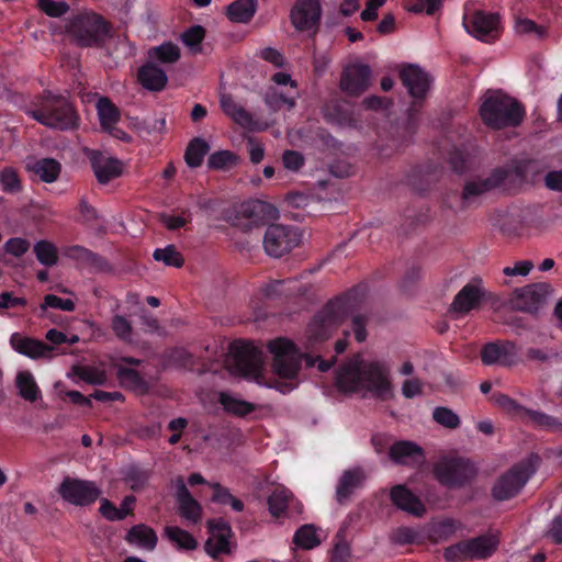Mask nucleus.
I'll list each match as a JSON object with an SVG mask.
<instances>
[{
	"mask_svg": "<svg viewBox=\"0 0 562 562\" xmlns=\"http://www.w3.org/2000/svg\"><path fill=\"white\" fill-rule=\"evenodd\" d=\"M367 294V283H359L329 300L307 325V348H314L315 345L328 339L349 316L360 310Z\"/></svg>",
	"mask_w": 562,
	"mask_h": 562,
	"instance_id": "f257e3e1",
	"label": "nucleus"
},
{
	"mask_svg": "<svg viewBox=\"0 0 562 562\" xmlns=\"http://www.w3.org/2000/svg\"><path fill=\"white\" fill-rule=\"evenodd\" d=\"M398 77L412 98V102L407 108L404 121L392 126V142L396 149L408 145L416 134L432 82L430 75L416 64L402 65Z\"/></svg>",
	"mask_w": 562,
	"mask_h": 562,
	"instance_id": "f03ea898",
	"label": "nucleus"
},
{
	"mask_svg": "<svg viewBox=\"0 0 562 562\" xmlns=\"http://www.w3.org/2000/svg\"><path fill=\"white\" fill-rule=\"evenodd\" d=\"M336 385L344 392L366 390L374 398L383 402L393 396L390 369L381 361L368 363L357 359L348 361L339 368Z\"/></svg>",
	"mask_w": 562,
	"mask_h": 562,
	"instance_id": "7ed1b4c3",
	"label": "nucleus"
},
{
	"mask_svg": "<svg viewBox=\"0 0 562 562\" xmlns=\"http://www.w3.org/2000/svg\"><path fill=\"white\" fill-rule=\"evenodd\" d=\"M268 349L273 356L272 369L273 372L286 382L278 383L276 386L281 393H289L296 387V380L301 370L302 361H305L307 368H313L317 364L321 372H327L335 363L336 356L328 360L322 359L319 356H312L310 353H302L297 346L286 339L277 338L268 344Z\"/></svg>",
	"mask_w": 562,
	"mask_h": 562,
	"instance_id": "20e7f679",
	"label": "nucleus"
},
{
	"mask_svg": "<svg viewBox=\"0 0 562 562\" xmlns=\"http://www.w3.org/2000/svg\"><path fill=\"white\" fill-rule=\"evenodd\" d=\"M25 113L40 124L58 131L75 130L79 125V116L71 102L48 90L36 95Z\"/></svg>",
	"mask_w": 562,
	"mask_h": 562,
	"instance_id": "39448f33",
	"label": "nucleus"
},
{
	"mask_svg": "<svg viewBox=\"0 0 562 562\" xmlns=\"http://www.w3.org/2000/svg\"><path fill=\"white\" fill-rule=\"evenodd\" d=\"M112 24L94 11L72 15L66 24V33L80 48H102L112 37Z\"/></svg>",
	"mask_w": 562,
	"mask_h": 562,
	"instance_id": "423d86ee",
	"label": "nucleus"
},
{
	"mask_svg": "<svg viewBox=\"0 0 562 562\" xmlns=\"http://www.w3.org/2000/svg\"><path fill=\"white\" fill-rule=\"evenodd\" d=\"M479 112L482 122L492 130L517 127L526 115L525 108L519 101L501 91L487 95Z\"/></svg>",
	"mask_w": 562,
	"mask_h": 562,
	"instance_id": "0eeeda50",
	"label": "nucleus"
},
{
	"mask_svg": "<svg viewBox=\"0 0 562 562\" xmlns=\"http://www.w3.org/2000/svg\"><path fill=\"white\" fill-rule=\"evenodd\" d=\"M539 464L540 457L537 453H531L515 463L494 482L491 490L492 497L497 502L516 497L537 472Z\"/></svg>",
	"mask_w": 562,
	"mask_h": 562,
	"instance_id": "6e6552de",
	"label": "nucleus"
},
{
	"mask_svg": "<svg viewBox=\"0 0 562 562\" xmlns=\"http://www.w3.org/2000/svg\"><path fill=\"white\" fill-rule=\"evenodd\" d=\"M462 25L468 34L487 44L498 40L503 30L499 13L474 9L469 2L463 5Z\"/></svg>",
	"mask_w": 562,
	"mask_h": 562,
	"instance_id": "1a4fd4ad",
	"label": "nucleus"
},
{
	"mask_svg": "<svg viewBox=\"0 0 562 562\" xmlns=\"http://www.w3.org/2000/svg\"><path fill=\"white\" fill-rule=\"evenodd\" d=\"M233 368L247 379L258 381L263 371V352L252 342L236 340L231 344Z\"/></svg>",
	"mask_w": 562,
	"mask_h": 562,
	"instance_id": "9d476101",
	"label": "nucleus"
},
{
	"mask_svg": "<svg viewBox=\"0 0 562 562\" xmlns=\"http://www.w3.org/2000/svg\"><path fill=\"white\" fill-rule=\"evenodd\" d=\"M301 234L297 227L272 224L266 229L263 248L270 257L280 258L299 246Z\"/></svg>",
	"mask_w": 562,
	"mask_h": 562,
	"instance_id": "9b49d317",
	"label": "nucleus"
},
{
	"mask_svg": "<svg viewBox=\"0 0 562 562\" xmlns=\"http://www.w3.org/2000/svg\"><path fill=\"white\" fill-rule=\"evenodd\" d=\"M60 497L75 506H89L102 494L100 487L93 481L66 476L57 488Z\"/></svg>",
	"mask_w": 562,
	"mask_h": 562,
	"instance_id": "f8f14e48",
	"label": "nucleus"
},
{
	"mask_svg": "<svg viewBox=\"0 0 562 562\" xmlns=\"http://www.w3.org/2000/svg\"><path fill=\"white\" fill-rule=\"evenodd\" d=\"M508 172L505 169L496 168L487 177L468 181L459 199V210L477 207L481 203V196L498 188L507 178Z\"/></svg>",
	"mask_w": 562,
	"mask_h": 562,
	"instance_id": "ddd939ff",
	"label": "nucleus"
},
{
	"mask_svg": "<svg viewBox=\"0 0 562 562\" xmlns=\"http://www.w3.org/2000/svg\"><path fill=\"white\" fill-rule=\"evenodd\" d=\"M498 533L486 532L465 540H459V561L490 559L498 549Z\"/></svg>",
	"mask_w": 562,
	"mask_h": 562,
	"instance_id": "4468645a",
	"label": "nucleus"
},
{
	"mask_svg": "<svg viewBox=\"0 0 562 562\" xmlns=\"http://www.w3.org/2000/svg\"><path fill=\"white\" fill-rule=\"evenodd\" d=\"M493 300L494 294L484 286L483 280L479 277L472 278L459 290V317L480 311Z\"/></svg>",
	"mask_w": 562,
	"mask_h": 562,
	"instance_id": "2eb2a0df",
	"label": "nucleus"
},
{
	"mask_svg": "<svg viewBox=\"0 0 562 562\" xmlns=\"http://www.w3.org/2000/svg\"><path fill=\"white\" fill-rule=\"evenodd\" d=\"M321 16L322 7L318 0H295L290 11L291 23L299 32L316 33Z\"/></svg>",
	"mask_w": 562,
	"mask_h": 562,
	"instance_id": "dca6fc26",
	"label": "nucleus"
},
{
	"mask_svg": "<svg viewBox=\"0 0 562 562\" xmlns=\"http://www.w3.org/2000/svg\"><path fill=\"white\" fill-rule=\"evenodd\" d=\"M550 292L548 283H533L514 291L509 304L514 310L533 313L544 303Z\"/></svg>",
	"mask_w": 562,
	"mask_h": 562,
	"instance_id": "f3484780",
	"label": "nucleus"
},
{
	"mask_svg": "<svg viewBox=\"0 0 562 562\" xmlns=\"http://www.w3.org/2000/svg\"><path fill=\"white\" fill-rule=\"evenodd\" d=\"M371 74L370 66L366 64L355 63L348 65L341 74V91L351 97L362 94L370 86Z\"/></svg>",
	"mask_w": 562,
	"mask_h": 562,
	"instance_id": "a211bd4d",
	"label": "nucleus"
},
{
	"mask_svg": "<svg viewBox=\"0 0 562 562\" xmlns=\"http://www.w3.org/2000/svg\"><path fill=\"white\" fill-rule=\"evenodd\" d=\"M481 360L486 366H514L517 362V346L509 340L487 342L481 349Z\"/></svg>",
	"mask_w": 562,
	"mask_h": 562,
	"instance_id": "6ab92c4d",
	"label": "nucleus"
},
{
	"mask_svg": "<svg viewBox=\"0 0 562 562\" xmlns=\"http://www.w3.org/2000/svg\"><path fill=\"white\" fill-rule=\"evenodd\" d=\"M175 488L178 514L192 525L200 524L203 516V508L188 490L182 476H178L175 480Z\"/></svg>",
	"mask_w": 562,
	"mask_h": 562,
	"instance_id": "aec40b11",
	"label": "nucleus"
},
{
	"mask_svg": "<svg viewBox=\"0 0 562 562\" xmlns=\"http://www.w3.org/2000/svg\"><path fill=\"white\" fill-rule=\"evenodd\" d=\"M442 175V167L435 162L415 166L407 175L408 186L418 193L428 191Z\"/></svg>",
	"mask_w": 562,
	"mask_h": 562,
	"instance_id": "412c9836",
	"label": "nucleus"
},
{
	"mask_svg": "<svg viewBox=\"0 0 562 562\" xmlns=\"http://www.w3.org/2000/svg\"><path fill=\"white\" fill-rule=\"evenodd\" d=\"M10 345L16 352L31 359L52 358L54 348L46 342L14 333L10 337Z\"/></svg>",
	"mask_w": 562,
	"mask_h": 562,
	"instance_id": "4be33fe9",
	"label": "nucleus"
},
{
	"mask_svg": "<svg viewBox=\"0 0 562 562\" xmlns=\"http://www.w3.org/2000/svg\"><path fill=\"white\" fill-rule=\"evenodd\" d=\"M390 499L398 509L415 517H423L426 506L405 484H396L390 490Z\"/></svg>",
	"mask_w": 562,
	"mask_h": 562,
	"instance_id": "5701e85b",
	"label": "nucleus"
},
{
	"mask_svg": "<svg viewBox=\"0 0 562 562\" xmlns=\"http://www.w3.org/2000/svg\"><path fill=\"white\" fill-rule=\"evenodd\" d=\"M453 115L451 112L441 113L434 122V126L440 131L441 139L438 140L437 147L440 153L447 151L449 155V164L452 171H457V145L453 139L452 130Z\"/></svg>",
	"mask_w": 562,
	"mask_h": 562,
	"instance_id": "b1692460",
	"label": "nucleus"
},
{
	"mask_svg": "<svg viewBox=\"0 0 562 562\" xmlns=\"http://www.w3.org/2000/svg\"><path fill=\"white\" fill-rule=\"evenodd\" d=\"M65 256L95 272H108L112 270L110 262L104 257L83 246L74 245L67 247L65 249Z\"/></svg>",
	"mask_w": 562,
	"mask_h": 562,
	"instance_id": "393cba45",
	"label": "nucleus"
},
{
	"mask_svg": "<svg viewBox=\"0 0 562 562\" xmlns=\"http://www.w3.org/2000/svg\"><path fill=\"white\" fill-rule=\"evenodd\" d=\"M432 473L441 485H457V450L441 451L434 464Z\"/></svg>",
	"mask_w": 562,
	"mask_h": 562,
	"instance_id": "a878e982",
	"label": "nucleus"
},
{
	"mask_svg": "<svg viewBox=\"0 0 562 562\" xmlns=\"http://www.w3.org/2000/svg\"><path fill=\"white\" fill-rule=\"evenodd\" d=\"M389 453L392 461L396 464L422 463L425 460L424 449L408 440L394 442Z\"/></svg>",
	"mask_w": 562,
	"mask_h": 562,
	"instance_id": "bb28decb",
	"label": "nucleus"
},
{
	"mask_svg": "<svg viewBox=\"0 0 562 562\" xmlns=\"http://www.w3.org/2000/svg\"><path fill=\"white\" fill-rule=\"evenodd\" d=\"M91 167L101 184L109 183L122 173V165L119 159L103 157L100 153H94L91 157Z\"/></svg>",
	"mask_w": 562,
	"mask_h": 562,
	"instance_id": "cd10ccee",
	"label": "nucleus"
},
{
	"mask_svg": "<svg viewBox=\"0 0 562 562\" xmlns=\"http://www.w3.org/2000/svg\"><path fill=\"white\" fill-rule=\"evenodd\" d=\"M241 213L255 225L278 218V209L269 202L252 200L241 205Z\"/></svg>",
	"mask_w": 562,
	"mask_h": 562,
	"instance_id": "c85d7f7f",
	"label": "nucleus"
},
{
	"mask_svg": "<svg viewBox=\"0 0 562 562\" xmlns=\"http://www.w3.org/2000/svg\"><path fill=\"white\" fill-rule=\"evenodd\" d=\"M137 79L139 83L149 91L164 90L168 81L165 70L151 60L146 61L139 67Z\"/></svg>",
	"mask_w": 562,
	"mask_h": 562,
	"instance_id": "c756f323",
	"label": "nucleus"
},
{
	"mask_svg": "<svg viewBox=\"0 0 562 562\" xmlns=\"http://www.w3.org/2000/svg\"><path fill=\"white\" fill-rule=\"evenodd\" d=\"M366 476L361 468H355L345 471L337 484L336 499L339 504H344L357 490L361 486Z\"/></svg>",
	"mask_w": 562,
	"mask_h": 562,
	"instance_id": "7c9ffc66",
	"label": "nucleus"
},
{
	"mask_svg": "<svg viewBox=\"0 0 562 562\" xmlns=\"http://www.w3.org/2000/svg\"><path fill=\"white\" fill-rule=\"evenodd\" d=\"M26 169L37 176L41 181L52 183L58 179L61 165L54 158H41L29 162Z\"/></svg>",
	"mask_w": 562,
	"mask_h": 562,
	"instance_id": "2f4dec72",
	"label": "nucleus"
},
{
	"mask_svg": "<svg viewBox=\"0 0 562 562\" xmlns=\"http://www.w3.org/2000/svg\"><path fill=\"white\" fill-rule=\"evenodd\" d=\"M125 540L131 544H137L147 550H154L157 546L158 538L153 528L144 524H138L127 531Z\"/></svg>",
	"mask_w": 562,
	"mask_h": 562,
	"instance_id": "473e14b6",
	"label": "nucleus"
},
{
	"mask_svg": "<svg viewBox=\"0 0 562 562\" xmlns=\"http://www.w3.org/2000/svg\"><path fill=\"white\" fill-rule=\"evenodd\" d=\"M297 281L295 279L274 280L260 289V293L263 299L273 300L284 296H291L296 293H301V289L296 286Z\"/></svg>",
	"mask_w": 562,
	"mask_h": 562,
	"instance_id": "72a5a7b5",
	"label": "nucleus"
},
{
	"mask_svg": "<svg viewBox=\"0 0 562 562\" xmlns=\"http://www.w3.org/2000/svg\"><path fill=\"white\" fill-rule=\"evenodd\" d=\"M258 0H236L227 7L226 15L235 23H248L257 11Z\"/></svg>",
	"mask_w": 562,
	"mask_h": 562,
	"instance_id": "f704fd0d",
	"label": "nucleus"
},
{
	"mask_svg": "<svg viewBox=\"0 0 562 562\" xmlns=\"http://www.w3.org/2000/svg\"><path fill=\"white\" fill-rule=\"evenodd\" d=\"M221 106L226 115L243 127H250L254 123L251 114L239 105L232 95L221 98Z\"/></svg>",
	"mask_w": 562,
	"mask_h": 562,
	"instance_id": "c9c22d12",
	"label": "nucleus"
},
{
	"mask_svg": "<svg viewBox=\"0 0 562 562\" xmlns=\"http://www.w3.org/2000/svg\"><path fill=\"white\" fill-rule=\"evenodd\" d=\"M165 536L180 551H192L198 548L196 539L189 531L178 526H167Z\"/></svg>",
	"mask_w": 562,
	"mask_h": 562,
	"instance_id": "e433bc0d",
	"label": "nucleus"
},
{
	"mask_svg": "<svg viewBox=\"0 0 562 562\" xmlns=\"http://www.w3.org/2000/svg\"><path fill=\"white\" fill-rule=\"evenodd\" d=\"M292 501L293 495L288 488L284 486L276 487L268 497L270 514L276 518L286 515V509Z\"/></svg>",
	"mask_w": 562,
	"mask_h": 562,
	"instance_id": "4c0bfd02",
	"label": "nucleus"
},
{
	"mask_svg": "<svg viewBox=\"0 0 562 562\" xmlns=\"http://www.w3.org/2000/svg\"><path fill=\"white\" fill-rule=\"evenodd\" d=\"M218 403L226 413L238 417H245L255 411L252 403L236 398L227 392L218 394Z\"/></svg>",
	"mask_w": 562,
	"mask_h": 562,
	"instance_id": "58836bf2",
	"label": "nucleus"
},
{
	"mask_svg": "<svg viewBox=\"0 0 562 562\" xmlns=\"http://www.w3.org/2000/svg\"><path fill=\"white\" fill-rule=\"evenodd\" d=\"M15 385L22 398L35 402L41 396V390L30 371H20L15 378Z\"/></svg>",
	"mask_w": 562,
	"mask_h": 562,
	"instance_id": "ea45409f",
	"label": "nucleus"
},
{
	"mask_svg": "<svg viewBox=\"0 0 562 562\" xmlns=\"http://www.w3.org/2000/svg\"><path fill=\"white\" fill-rule=\"evenodd\" d=\"M98 116L103 131L110 130L120 120V111L106 97H102L97 103Z\"/></svg>",
	"mask_w": 562,
	"mask_h": 562,
	"instance_id": "a19ab883",
	"label": "nucleus"
},
{
	"mask_svg": "<svg viewBox=\"0 0 562 562\" xmlns=\"http://www.w3.org/2000/svg\"><path fill=\"white\" fill-rule=\"evenodd\" d=\"M210 146L201 137H194L187 146L184 153L186 164L190 168H198L202 165L205 155L209 153Z\"/></svg>",
	"mask_w": 562,
	"mask_h": 562,
	"instance_id": "79ce46f5",
	"label": "nucleus"
},
{
	"mask_svg": "<svg viewBox=\"0 0 562 562\" xmlns=\"http://www.w3.org/2000/svg\"><path fill=\"white\" fill-rule=\"evenodd\" d=\"M117 378L120 379L123 385L133 391L139 393H146L148 391V383L140 375V373L133 368L119 366Z\"/></svg>",
	"mask_w": 562,
	"mask_h": 562,
	"instance_id": "37998d69",
	"label": "nucleus"
},
{
	"mask_svg": "<svg viewBox=\"0 0 562 562\" xmlns=\"http://www.w3.org/2000/svg\"><path fill=\"white\" fill-rule=\"evenodd\" d=\"M180 56L179 47L171 42H166L148 50V57L151 61L158 60L162 64H173L179 60Z\"/></svg>",
	"mask_w": 562,
	"mask_h": 562,
	"instance_id": "c03bdc74",
	"label": "nucleus"
},
{
	"mask_svg": "<svg viewBox=\"0 0 562 562\" xmlns=\"http://www.w3.org/2000/svg\"><path fill=\"white\" fill-rule=\"evenodd\" d=\"M522 417L528 418L532 425L542 429L562 430V422L559 418L548 415L543 412L526 408L524 409Z\"/></svg>",
	"mask_w": 562,
	"mask_h": 562,
	"instance_id": "a18cd8bd",
	"label": "nucleus"
},
{
	"mask_svg": "<svg viewBox=\"0 0 562 562\" xmlns=\"http://www.w3.org/2000/svg\"><path fill=\"white\" fill-rule=\"evenodd\" d=\"M33 252L36 259L46 267H53L58 261L56 246L48 240H40L33 246Z\"/></svg>",
	"mask_w": 562,
	"mask_h": 562,
	"instance_id": "49530a36",
	"label": "nucleus"
},
{
	"mask_svg": "<svg viewBox=\"0 0 562 562\" xmlns=\"http://www.w3.org/2000/svg\"><path fill=\"white\" fill-rule=\"evenodd\" d=\"M0 186L4 193L16 194L22 191V181L13 167L0 169Z\"/></svg>",
	"mask_w": 562,
	"mask_h": 562,
	"instance_id": "de8ad7c7",
	"label": "nucleus"
},
{
	"mask_svg": "<svg viewBox=\"0 0 562 562\" xmlns=\"http://www.w3.org/2000/svg\"><path fill=\"white\" fill-rule=\"evenodd\" d=\"M165 360L168 364L177 368L192 369L194 366L192 353L182 347H175L167 350L165 353Z\"/></svg>",
	"mask_w": 562,
	"mask_h": 562,
	"instance_id": "09e8293b",
	"label": "nucleus"
},
{
	"mask_svg": "<svg viewBox=\"0 0 562 562\" xmlns=\"http://www.w3.org/2000/svg\"><path fill=\"white\" fill-rule=\"evenodd\" d=\"M325 117L328 122L339 126H350L355 122L352 112L338 103L326 108Z\"/></svg>",
	"mask_w": 562,
	"mask_h": 562,
	"instance_id": "8fccbe9b",
	"label": "nucleus"
},
{
	"mask_svg": "<svg viewBox=\"0 0 562 562\" xmlns=\"http://www.w3.org/2000/svg\"><path fill=\"white\" fill-rule=\"evenodd\" d=\"M294 542L297 547L310 550L317 547L321 540L312 525L300 527L294 535Z\"/></svg>",
	"mask_w": 562,
	"mask_h": 562,
	"instance_id": "3c124183",
	"label": "nucleus"
},
{
	"mask_svg": "<svg viewBox=\"0 0 562 562\" xmlns=\"http://www.w3.org/2000/svg\"><path fill=\"white\" fill-rule=\"evenodd\" d=\"M153 257L156 261H162L166 266L180 268L184 263L182 255L177 250L173 245H168L165 248H158L154 251Z\"/></svg>",
	"mask_w": 562,
	"mask_h": 562,
	"instance_id": "603ef678",
	"label": "nucleus"
},
{
	"mask_svg": "<svg viewBox=\"0 0 562 562\" xmlns=\"http://www.w3.org/2000/svg\"><path fill=\"white\" fill-rule=\"evenodd\" d=\"M205 37V29L201 25H193L181 35L183 44L194 54L201 53V44Z\"/></svg>",
	"mask_w": 562,
	"mask_h": 562,
	"instance_id": "864d4df0",
	"label": "nucleus"
},
{
	"mask_svg": "<svg viewBox=\"0 0 562 562\" xmlns=\"http://www.w3.org/2000/svg\"><path fill=\"white\" fill-rule=\"evenodd\" d=\"M205 552L214 560H218L221 554H231V543L224 537L211 536L204 543Z\"/></svg>",
	"mask_w": 562,
	"mask_h": 562,
	"instance_id": "5fc2aeb1",
	"label": "nucleus"
},
{
	"mask_svg": "<svg viewBox=\"0 0 562 562\" xmlns=\"http://www.w3.org/2000/svg\"><path fill=\"white\" fill-rule=\"evenodd\" d=\"M100 514L110 521L123 520L126 516L133 514L132 508H117L111 501L103 498L99 508Z\"/></svg>",
	"mask_w": 562,
	"mask_h": 562,
	"instance_id": "6e6d98bb",
	"label": "nucleus"
},
{
	"mask_svg": "<svg viewBox=\"0 0 562 562\" xmlns=\"http://www.w3.org/2000/svg\"><path fill=\"white\" fill-rule=\"evenodd\" d=\"M236 156L229 150H218L210 155L207 166L210 169L221 170L233 166Z\"/></svg>",
	"mask_w": 562,
	"mask_h": 562,
	"instance_id": "4d7b16f0",
	"label": "nucleus"
},
{
	"mask_svg": "<svg viewBox=\"0 0 562 562\" xmlns=\"http://www.w3.org/2000/svg\"><path fill=\"white\" fill-rule=\"evenodd\" d=\"M477 472L479 468L473 461L459 457V488L471 484L476 479Z\"/></svg>",
	"mask_w": 562,
	"mask_h": 562,
	"instance_id": "13d9d810",
	"label": "nucleus"
},
{
	"mask_svg": "<svg viewBox=\"0 0 562 562\" xmlns=\"http://www.w3.org/2000/svg\"><path fill=\"white\" fill-rule=\"evenodd\" d=\"M48 307L72 312L75 310V303L70 299H61L55 294H46L43 303L40 305L42 314H45Z\"/></svg>",
	"mask_w": 562,
	"mask_h": 562,
	"instance_id": "bf43d9fd",
	"label": "nucleus"
},
{
	"mask_svg": "<svg viewBox=\"0 0 562 562\" xmlns=\"http://www.w3.org/2000/svg\"><path fill=\"white\" fill-rule=\"evenodd\" d=\"M38 8L50 18H60L70 10L67 2L54 0H38Z\"/></svg>",
	"mask_w": 562,
	"mask_h": 562,
	"instance_id": "052dcab7",
	"label": "nucleus"
},
{
	"mask_svg": "<svg viewBox=\"0 0 562 562\" xmlns=\"http://www.w3.org/2000/svg\"><path fill=\"white\" fill-rule=\"evenodd\" d=\"M3 249L7 254L19 258L29 251L30 243L25 238L12 237L4 243Z\"/></svg>",
	"mask_w": 562,
	"mask_h": 562,
	"instance_id": "680f3d73",
	"label": "nucleus"
},
{
	"mask_svg": "<svg viewBox=\"0 0 562 562\" xmlns=\"http://www.w3.org/2000/svg\"><path fill=\"white\" fill-rule=\"evenodd\" d=\"M419 532L411 527H398L392 533V540L394 543L404 546L411 544L417 541Z\"/></svg>",
	"mask_w": 562,
	"mask_h": 562,
	"instance_id": "e2e57ef3",
	"label": "nucleus"
},
{
	"mask_svg": "<svg viewBox=\"0 0 562 562\" xmlns=\"http://www.w3.org/2000/svg\"><path fill=\"white\" fill-rule=\"evenodd\" d=\"M112 330L122 340H127L132 335L131 322L121 315H115L112 318Z\"/></svg>",
	"mask_w": 562,
	"mask_h": 562,
	"instance_id": "0e129e2a",
	"label": "nucleus"
},
{
	"mask_svg": "<svg viewBox=\"0 0 562 562\" xmlns=\"http://www.w3.org/2000/svg\"><path fill=\"white\" fill-rule=\"evenodd\" d=\"M432 418L436 423L448 427L457 428V414L446 407H436L432 413Z\"/></svg>",
	"mask_w": 562,
	"mask_h": 562,
	"instance_id": "69168bd1",
	"label": "nucleus"
},
{
	"mask_svg": "<svg viewBox=\"0 0 562 562\" xmlns=\"http://www.w3.org/2000/svg\"><path fill=\"white\" fill-rule=\"evenodd\" d=\"M207 529L213 537H224L228 540L232 535L229 524L223 518L212 519L207 521Z\"/></svg>",
	"mask_w": 562,
	"mask_h": 562,
	"instance_id": "338daca9",
	"label": "nucleus"
},
{
	"mask_svg": "<svg viewBox=\"0 0 562 562\" xmlns=\"http://www.w3.org/2000/svg\"><path fill=\"white\" fill-rule=\"evenodd\" d=\"M495 402L499 407L508 413H513L515 415L524 416V409L526 407L519 405L515 400L505 394H498L495 396Z\"/></svg>",
	"mask_w": 562,
	"mask_h": 562,
	"instance_id": "774afa93",
	"label": "nucleus"
}]
</instances>
